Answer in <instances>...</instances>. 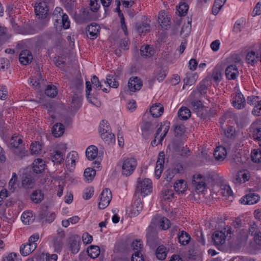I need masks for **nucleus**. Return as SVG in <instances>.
I'll return each instance as SVG.
<instances>
[{"instance_id":"1","label":"nucleus","mask_w":261,"mask_h":261,"mask_svg":"<svg viewBox=\"0 0 261 261\" xmlns=\"http://www.w3.org/2000/svg\"><path fill=\"white\" fill-rule=\"evenodd\" d=\"M9 147L19 158L22 159L28 155V151L22 145V140L18 136H12L9 141Z\"/></svg>"},{"instance_id":"2","label":"nucleus","mask_w":261,"mask_h":261,"mask_svg":"<svg viewBox=\"0 0 261 261\" xmlns=\"http://www.w3.org/2000/svg\"><path fill=\"white\" fill-rule=\"evenodd\" d=\"M217 174H208L206 176H202L200 174L195 175L193 177V184L195 187L196 191L197 193H202L206 189V181H211L217 179Z\"/></svg>"},{"instance_id":"3","label":"nucleus","mask_w":261,"mask_h":261,"mask_svg":"<svg viewBox=\"0 0 261 261\" xmlns=\"http://www.w3.org/2000/svg\"><path fill=\"white\" fill-rule=\"evenodd\" d=\"M53 18L55 21L54 25L56 29H58V28H63L65 29L69 28L70 22L68 16L63 14V10L61 8L57 7L55 9Z\"/></svg>"},{"instance_id":"4","label":"nucleus","mask_w":261,"mask_h":261,"mask_svg":"<svg viewBox=\"0 0 261 261\" xmlns=\"http://www.w3.org/2000/svg\"><path fill=\"white\" fill-rule=\"evenodd\" d=\"M137 166V160L133 157H125L121 161V173L125 176H130Z\"/></svg>"},{"instance_id":"5","label":"nucleus","mask_w":261,"mask_h":261,"mask_svg":"<svg viewBox=\"0 0 261 261\" xmlns=\"http://www.w3.org/2000/svg\"><path fill=\"white\" fill-rule=\"evenodd\" d=\"M170 127V122L165 121L161 124L160 127L158 128L155 134L154 139L151 142V145H157L162 144L163 139L166 137Z\"/></svg>"},{"instance_id":"6","label":"nucleus","mask_w":261,"mask_h":261,"mask_svg":"<svg viewBox=\"0 0 261 261\" xmlns=\"http://www.w3.org/2000/svg\"><path fill=\"white\" fill-rule=\"evenodd\" d=\"M137 190L139 191L143 196H145L152 191V182L149 178L139 177L137 180Z\"/></svg>"},{"instance_id":"7","label":"nucleus","mask_w":261,"mask_h":261,"mask_svg":"<svg viewBox=\"0 0 261 261\" xmlns=\"http://www.w3.org/2000/svg\"><path fill=\"white\" fill-rule=\"evenodd\" d=\"M29 81L31 86L37 90L41 91L43 86L45 85V81L42 79L41 74L39 71L36 73V75L31 77Z\"/></svg>"},{"instance_id":"8","label":"nucleus","mask_w":261,"mask_h":261,"mask_svg":"<svg viewBox=\"0 0 261 261\" xmlns=\"http://www.w3.org/2000/svg\"><path fill=\"white\" fill-rule=\"evenodd\" d=\"M112 193L109 189H105L102 191L100 195V201L98 203V206L100 209H104L108 206L111 199Z\"/></svg>"},{"instance_id":"9","label":"nucleus","mask_w":261,"mask_h":261,"mask_svg":"<svg viewBox=\"0 0 261 261\" xmlns=\"http://www.w3.org/2000/svg\"><path fill=\"white\" fill-rule=\"evenodd\" d=\"M78 158V154L75 151H72L68 154L65 160V163L66 167L68 170L72 171L74 169Z\"/></svg>"},{"instance_id":"10","label":"nucleus","mask_w":261,"mask_h":261,"mask_svg":"<svg viewBox=\"0 0 261 261\" xmlns=\"http://www.w3.org/2000/svg\"><path fill=\"white\" fill-rule=\"evenodd\" d=\"M81 243V238L79 235L73 234L69 238L70 248L73 253H76L79 251Z\"/></svg>"},{"instance_id":"11","label":"nucleus","mask_w":261,"mask_h":261,"mask_svg":"<svg viewBox=\"0 0 261 261\" xmlns=\"http://www.w3.org/2000/svg\"><path fill=\"white\" fill-rule=\"evenodd\" d=\"M250 175L247 170H242L237 172L234 179V183L237 186H239L249 180Z\"/></svg>"},{"instance_id":"12","label":"nucleus","mask_w":261,"mask_h":261,"mask_svg":"<svg viewBox=\"0 0 261 261\" xmlns=\"http://www.w3.org/2000/svg\"><path fill=\"white\" fill-rule=\"evenodd\" d=\"M48 11L46 4L44 2H40L35 6V12L39 18H44L46 17Z\"/></svg>"},{"instance_id":"13","label":"nucleus","mask_w":261,"mask_h":261,"mask_svg":"<svg viewBox=\"0 0 261 261\" xmlns=\"http://www.w3.org/2000/svg\"><path fill=\"white\" fill-rule=\"evenodd\" d=\"M65 238V233L63 231H59L57 236L53 239V245L55 251L60 252L63 246V240Z\"/></svg>"},{"instance_id":"14","label":"nucleus","mask_w":261,"mask_h":261,"mask_svg":"<svg viewBox=\"0 0 261 261\" xmlns=\"http://www.w3.org/2000/svg\"><path fill=\"white\" fill-rule=\"evenodd\" d=\"M246 101L243 95L240 93H236L233 97L232 104L233 106L238 109H241L245 107Z\"/></svg>"},{"instance_id":"15","label":"nucleus","mask_w":261,"mask_h":261,"mask_svg":"<svg viewBox=\"0 0 261 261\" xmlns=\"http://www.w3.org/2000/svg\"><path fill=\"white\" fill-rule=\"evenodd\" d=\"M142 86V82L138 77H133L129 79L128 87L130 91L135 92L139 90Z\"/></svg>"},{"instance_id":"16","label":"nucleus","mask_w":261,"mask_h":261,"mask_svg":"<svg viewBox=\"0 0 261 261\" xmlns=\"http://www.w3.org/2000/svg\"><path fill=\"white\" fill-rule=\"evenodd\" d=\"M143 208V204L140 200H135L134 203L129 208V213L132 217L137 216Z\"/></svg>"},{"instance_id":"17","label":"nucleus","mask_w":261,"mask_h":261,"mask_svg":"<svg viewBox=\"0 0 261 261\" xmlns=\"http://www.w3.org/2000/svg\"><path fill=\"white\" fill-rule=\"evenodd\" d=\"M259 197L254 193H249L240 200L241 202L244 204L251 205L256 203L259 200Z\"/></svg>"},{"instance_id":"18","label":"nucleus","mask_w":261,"mask_h":261,"mask_svg":"<svg viewBox=\"0 0 261 261\" xmlns=\"http://www.w3.org/2000/svg\"><path fill=\"white\" fill-rule=\"evenodd\" d=\"M158 21L162 28L167 29L170 25V18L164 11H161L158 15Z\"/></svg>"},{"instance_id":"19","label":"nucleus","mask_w":261,"mask_h":261,"mask_svg":"<svg viewBox=\"0 0 261 261\" xmlns=\"http://www.w3.org/2000/svg\"><path fill=\"white\" fill-rule=\"evenodd\" d=\"M33 59V56L31 51L25 49L21 51L19 55V60L20 62L24 65L30 63Z\"/></svg>"},{"instance_id":"20","label":"nucleus","mask_w":261,"mask_h":261,"mask_svg":"<svg viewBox=\"0 0 261 261\" xmlns=\"http://www.w3.org/2000/svg\"><path fill=\"white\" fill-rule=\"evenodd\" d=\"M100 27L96 24H91L87 28V35L91 39H95L99 34Z\"/></svg>"},{"instance_id":"21","label":"nucleus","mask_w":261,"mask_h":261,"mask_svg":"<svg viewBox=\"0 0 261 261\" xmlns=\"http://www.w3.org/2000/svg\"><path fill=\"white\" fill-rule=\"evenodd\" d=\"M225 239L226 235L223 231H216L213 234V240L215 245L223 244Z\"/></svg>"},{"instance_id":"22","label":"nucleus","mask_w":261,"mask_h":261,"mask_svg":"<svg viewBox=\"0 0 261 261\" xmlns=\"http://www.w3.org/2000/svg\"><path fill=\"white\" fill-rule=\"evenodd\" d=\"M65 150L63 151L61 150H54L50 154V158L53 162L56 164H60L64 160V156Z\"/></svg>"},{"instance_id":"23","label":"nucleus","mask_w":261,"mask_h":261,"mask_svg":"<svg viewBox=\"0 0 261 261\" xmlns=\"http://www.w3.org/2000/svg\"><path fill=\"white\" fill-rule=\"evenodd\" d=\"M239 71L235 65L228 66L225 70V74L229 80H234L238 75Z\"/></svg>"},{"instance_id":"24","label":"nucleus","mask_w":261,"mask_h":261,"mask_svg":"<svg viewBox=\"0 0 261 261\" xmlns=\"http://www.w3.org/2000/svg\"><path fill=\"white\" fill-rule=\"evenodd\" d=\"M226 154L227 152L225 147L221 146L217 147L214 152L215 159L220 161H223L226 158Z\"/></svg>"},{"instance_id":"25","label":"nucleus","mask_w":261,"mask_h":261,"mask_svg":"<svg viewBox=\"0 0 261 261\" xmlns=\"http://www.w3.org/2000/svg\"><path fill=\"white\" fill-rule=\"evenodd\" d=\"M32 165L33 171L37 174L42 173L45 168V162L41 159L35 160Z\"/></svg>"},{"instance_id":"26","label":"nucleus","mask_w":261,"mask_h":261,"mask_svg":"<svg viewBox=\"0 0 261 261\" xmlns=\"http://www.w3.org/2000/svg\"><path fill=\"white\" fill-rule=\"evenodd\" d=\"M153 127L151 123L144 122L141 125L142 135L145 138H148L152 132Z\"/></svg>"},{"instance_id":"27","label":"nucleus","mask_w":261,"mask_h":261,"mask_svg":"<svg viewBox=\"0 0 261 261\" xmlns=\"http://www.w3.org/2000/svg\"><path fill=\"white\" fill-rule=\"evenodd\" d=\"M164 111L163 107L160 104H155L151 107L150 113L153 117H159L161 116Z\"/></svg>"},{"instance_id":"28","label":"nucleus","mask_w":261,"mask_h":261,"mask_svg":"<svg viewBox=\"0 0 261 261\" xmlns=\"http://www.w3.org/2000/svg\"><path fill=\"white\" fill-rule=\"evenodd\" d=\"M177 237L179 243L182 245L188 244L191 239L189 233L184 230L179 232Z\"/></svg>"},{"instance_id":"29","label":"nucleus","mask_w":261,"mask_h":261,"mask_svg":"<svg viewBox=\"0 0 261 261\" xmlns=\"http://www.w3.org/2000/svg\"><path fill=\"white\" fill-rule=\"evenodd\" d=\"M35 249V245L22 244L20 247V252L23 256H27Z\"/></svg>"},{"instance_id":"30","label":"nucleus","mask_w":261,"mask_h":261,"mask_svg":"<svg viewBox=\"0 0 261 261\" xmlns=\"http://www.w3.org/2000/svg\"><path fill=\"white\" fill-rule=\"evenodd\" d=\"M175 190L180 193H183L187 189V182L183 179L178 180L174 185Z\"/></svg>"},{"instance_id":"31","label":"nucleus","mask_w":261,"mask_h":261,"mask_svg":"<svg viewBox=\"0 0 261 261\" xmlns=\"http://www.w3.org/2000/svg\"><path fill=\"white\" fill-rule=\"evenodd\" d=\"M97 148L93 145L89 146L86 151V154L87 158L90 160H93L97 156Z\"/></svg>"},{"instance_id":"32","label":"nucleus","mask_w":261,"mask_h":261,"mask_svg":"<svg viewBox=\"0 0 261 261\" xmlns=\"http://www.w3.org/2000/svg\"><path fill=\"white\" fill-rule=\"evenodd\" d=\"M141 54L142 56L150 57L154 55V50L152 47L149 45L142 46L140 49Z\"/></svg>"},{"instance_id":"33","label":"nucleus","mask_w":261,"mask_h":261,"mask_svg":"<svg viewBox=\"0 0 261 261\" xmlns=\"http://www.w3.org/2000/svg\"><path fill=\"white\" fill-rule=\"evenodd\" d=\"M105 83L108 84L109 86V89H110L111 87L117 88L119 86L118 82L116 77L112 74H109L107 76L106 81H105Z\"/></svg>"},{"instance_id":"34","label":"nucleus","mask_w":261,"mask_h":261,"mask_svg":"<svg viewBox=\"0 0 261 261\" xmlns=\"http://www.w3.org/2000/svg\"><path fill=\"white\" fill-rule=\"evenodd\" d=\"M178 116L180 120H187L191 116V111L187 107H182L179 110Z\"/></svg>"},{"instance_id":"35","label":"nucleus","mask_w":261,"mask_h":261,"mask_svg":"<svg viewBox=\"0 0 261 261\" xmlns=\"http://www.w3.org/2000/svg\"><path fill=\"white\" fill-rule=\"evenodd\" d=\"M64 132V126L62 123H57L53 127L52 133L56 137L62 136Z\"/></svg>"},{"instance_id":"36","label":"nucleus","mask_w":261,"mask_h":261,"mask_svg":"<svg viewBox=\"0 0 261 261\" xmlns=\"http://www.w3.org/2000/svg\"><path fill=\"white\" fill-rule=\"evenodd\" d=\"M96 171L92 168H87L85 170L84 176L85 180L88 182L91 181L94 178Z\"/></svg>"},{"instance_id":"37","label":"nucleus","mask_w":261,"mask_h":261,"mask_svg":"<svg viewBox=\"0 0 261 261\" xmlns=\"http://www.w3.org/2000/svg\"><path fill=\"white\" fill-rule=\"evenodd\" d=\"M100 252V248L98 246L91 245L87 250L88 255L92 258L97 257Z\"/></svg>"},{"instance_id":"38","label":"nucleus","mask_w":261,"mask_h":261,"mask_svg":"<svg viewBox=\"0 0 261 261\" xmlns=\"http://www.w3.org/2000/svg\"><path fill=\"white\" fill-rule=\"evenodd\" d=\"M259 56L254 51L248 53L246 57V60L248 64L254 65L258 60Z\"/></svg>"},{"instance_id":"39","label":"nucleus","mask_w":261,"mask_h":261,"mask_svg":"<svg viewBox=\"0 0 261 261\" xmlns=\"http://www.w3.org/2000/svg\"><path fill=\"white\" fill-rule=\"evenodd\" d=\"M21 219L22 222L25 224H29L34 220L32 212H23L21 215Z\"/></svg>"},{"instance_id":"40","label":"nucleus","mask_w":261,"mask_h":261,"mask_svg":"<svg viewBox=\"0 0 261 261\" xmlns=\"http://www.w3.org/2000/svg\"><path fill=\"white\" fill-rule=\"evenodd\" d=\"M218 193L220 195L223 196L228 197L232 195V191L229 186L227 185H223L221 186L220 188L218 191Z\"/></svg>"},{"instance_id":"41","label":"nucleus","mask_w":261,"mask_h":261,"mask_svg":"<svg viewBox=\"0 0 261 261\" xmlns=\"http://www.w3.org/2000/svg\"><path fill=\"white\" fill-rule=\"evenodd\" d=\"M44 195L40 190H36L33 192L31 198L36 203H40L43 199Z\"/></svg>"},{"instance_id":"42","label":"nucleus","mask_w":261,"mask_h":261,"mask_svg":"<svg viewBox=\"0 0 261 261\" xmlns=\"http://www.w3.org/2000/svg\"><path fill=\"white\" fill-rule=\"evenodd\" d=\"M135 28L137 32L141 34L149 31L150 25L146 22H142L141 23H137Z\"/></svg>"},{"instance_id":"43","label":"nucleus","mask_w":261,"mask_h":261,"mask_svg":"<svg viewBox=\"0 0 261 261\" xmlns=\"http://www.w3.org/2000/svg\"><path fill=\"white\" fill-rule=\"evenodd\" d=\"M100 136L101 139L108 144L114 143L115 141V135L109 132L106 133H103Z\"/></svg>"},{"instance_id":"44","label":"nucleus","mask_w":261,"mask_h":261,"mask_svg":"<svg viewBox=\"0 0 261 261\" xmlns=\"http://www.w3.org/2000/svg\"><path fill=\"white\" fill-rule=\"evenodd\" d=\"M82 97L78 94H74L72 97L71 107L74 109L79 108L81 105Z\"/></svg>"},{"instance_id":"45","label":"nucleus","mask_w":261,"mask_h":261,"mask_svg":"<svg viewBox=\"0 0 261 261\" xmlns=\"http://www.w3.org/2000/svg\"><path fill=\"white\" fill-rule=\"evenodd\" d=\"M156 257L160 260H164L167 256L166 248L164 246H160L156 250Z\"/></svg>"},{"instance_id":"46","label":"nucleus","mask_w":261,"mask_h":261,"mask_svg":"<svg viewBox=\"0 0 261 261\" xmlns=\"http://www.w3.org/2000/svg\"><path fill=\"white\" fill-rule=\"evenodd\" d=\"M11 37V34L9 32L8 29L0 25V40L6 41Z\"/></svg>"},{"instance_id":"47","label":"nucleus","mask_w":261,"mask_h":261,"mask_svg":"<svg viewBox=\"0 0 261 261\" xmlns=\"http://www.w3.org/2000/svg\"><path fill=\"white\" fill-rule=\"evenodd\" d=\"M45 93L47 96L54 97L58 94L57 89L54 85H48L45 90Z\"/></svg>"},{"instance_id":"48","label":"nucleus","mask_w":261,"mask_h":261,"mask_svg":"<svg viewBox=\"0 0 261 261\" xmlns=\"http://www.w3.org/2000/svg\"><path fill=\"white\" fill-rule=\"evenodd\" d=\"M248 232L249 234L254 236V237L255 235L259 234L260 231L254 222H250L249 224Z\"/></svg>"},{"instance_id":"49","label":"nucleus","mask_w":261,"mask_h":261,"mask_svg":"<svg viewBox=\"0 0 261 261\" xmlns=\"http://www.w3.org/2000/svg\"><path fill=\"white\" fill-rule=\"evenodd\" d=\"M110 129V126L107 121L103 120L101 121L99 126V133L101 135L103 133L108 132Z\"/></svg>"},{"instance_id":"50","label":"nucleus","mask_w":261,"mask_h":261,"mask_svg":"<svg viewBox=\"0 0 261 261\" xmlns=\"http://www.w3.org/2000/svg\"><path fill=\"white\" fill-rule=\"evenodd\" d=\"M189 9V6L185 3L180 4L178 8H177V13L180 16H184L186 15Z\"/></svg>"},{"instance_id":"51","label":"nucleus","mask_w":261,"mask_h":261,"mask_svg":"<svg viewBox=\"0 0 261 261\" xmlns=\"http://www.w3.org/2000/svg\"><path fill=\"white\" fill-rule=\"evenodd\" d=\"M171 226L170 221L166 217L162 218L159 221L160 228L162 230H167Z\"/></svg>"},{"instance_id":"52","label":"nucleus","mask_w":261,"mask_h":261,"mask_svg":"<svg viewBox=\"0 0 261 261\" xmlns=\"http://www.w3.org/2000/svg\"><path fill=\"white\" fill-rule=\"evenodd\" d=\"M41 145L39 142H33L31 145V151L32 154H39L41 150Z\"/></svg>"},{"instance_id":"53","label":"nucleus","mask_w":261,"mask_h":261,"mask_svg":"<svg viewBox=\"0 0 261 261\" xmlns=\"http://www.w3.org/2000/svg\"><path fill=\"white\" fill-rule=\"evenodd\" d=\"M86 92L87 99L88 100V101L90 103H92L93 105L97 106L96 105V103L95 102V101H96V99H95L94 98L92 99V98L89 96V94H90L89 93H90V91L92 89V86H91V83L90 82H89V81H87L86 83Z\"/></svg>"},{"instance_id":"54","label":"nucleus","mask_w":261,"mask_h":261,"mask_svg":"<svg viewBox=\"0 0 261 261\" xmlns=\"http://www.w3.org/2000/svg\"><path fill=\"white\" fill-rule=\"evenodd\" d=\"M131 247L134 252H140L142 249L143 245L140 240H136L133 242Z\"/></svg>"},{"instance_id":"55","label":"nucleus","mask_w":261,"mask_h":261,"mask_svg":"<svg viewBox=\"0 0 261 261\" xmlns=\"http://www.w3.org/2000/svg\"><path fill=\"white\" fill-rule=\"evenodd\" d=\"M212 79L215 81H220L221 79V71L219 67H216L213 70Z\"/></svg>"},{"instance_id":"56","label":"nucleus","mask_w":261,"mask_h":261,"mask_svg":"<svg viewBox=\"0 0 261 261\" xmlns=\"http://www.w3.org/2000/svg\"><path fill=\"white\" fill-rule=\"evenodd\" d=\"M81 18L83 22H88L92 18V13L88 9H84L81 15Z\"/></svg>"},{"instance_id":"57","label":"nucleus","mask_w":261,"mask_h":261,"mask_svg":"<svg viewBox=\"0 0 261 261\" xmlns=\"http://www.w3.org/2000/svg\"><path fill=\"white\" fill-rule=\"evenodd\" d=\"M20 259L18 257V255L16 253L11 252L7 255L4 256L2 261H19Z\"/></svg>"},{"instance_id":"58","label":"nucleus","mask_w":261,"mask_h":261,"mask_svg":"<svg viewBox=\"0 0 261 261\" xmlns=\"http://www.w3.org/2000/svg\"><path fill=\"white\" fill-rule=\"evenodd\" d=\"M17 180V176L15 173H13L12 178L9 182V189L12 192H13L15 190V185Z\"/></svg>"},{"instance_id":"59","label":"nucleus","mask_w":261,"mask_h":261,"mask_svg":"<svg viewBox=\"0 0 261 261\" xmlns=\"http://www.w3.org/2000/svg\"><path fill=\"white\" fill-rule=\"evenodd\" d=\"M146 237L147 240L152 241L155 239L156 232L154 228L152 227H149L147 229Z\"/></svg>"},{"instance_id":"60","label":"nucleus","mask_w":261,"mask_h":261,"mask_svg":"<svg viewBox=\"0 0 261 261\" xmlns=\"http://www.w3.org/2000/svg\"><path fill=\"white\" fill-rule=\"evenodd\" d=\"M98 0H90V10L93 12H97L100 8V5L98 3Z\"/></svg>"},{"instance_id":"61","label":"nucleus","mask_w":261,"mask_h":261,"mask_svg":"<svg viewBox=\"0 0 261 261\" xmlns=\"http://www.w3.org/2000/svg\"><path fill=\"white\" fill-rule=\"evenodd\" d=\"M173 196V193L171 190H165L162 191V197L164 200H170Z\"/></svg>"},{"instance_id":"62","label":"nucleus","mask_w":261,"mask_h":261,"mask_svg":"<svg viewBox=\"0 0 261 261\" xmlns=\"http://www.w3.org/2000/svg\"><path fill=\"white\" fill-rule=\"evenodd\" d=\"M91 83L95 89L100 90L101 89L102 85L96 75H93L91 78Z\"/></svg>"},{"instance_id":"63","label":"nucleus","mask_w":261,"mask_h":261,"mask_svg":"<svg viewBox=\"0 0 261 261\" xmlns=\"http://www.w3.org/2000/svg\"><path fill=\"white\" fill-rule=\"evenodd\" d=\"M205 83V81H202L197 87L198 91L201 94H204L206 92L207 86Z\"/></svg>"},{"instance_id":"64","label":"nucleus","mask_w":261,"mask_h":261,"mask_svg":"<svg viewBox=\"0 0 261 261\" xmlns=\"http://www.w3.org/2000/svg\"><path fill=\"white\" fill-rule=\"evenodd\" d=\"M132 261H144V258L141 252H135L132 256Z\"/></svg>"}]
</instances>
